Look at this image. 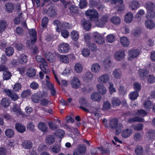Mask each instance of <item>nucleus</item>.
Wrapping results in <instances>:
<instances>
[{
	"mask_svg": "<svg viewBox=\"0 0 155 155\" xmlns=\"http://www.w3.org/2000/svg\"><path fill=\"white\" fill-rule=\"evenodd\" d=\"M132 126L134 130L138 131L142 130L143 127V124L140 123L136 125H133Z\"/></svg>",
	"mask_w": 155,
	"mask_h": 155,
	"instance_id": "nucleus-51",
	"label": "nucleus"
},
{
	"mask_svg": "<svg viewBox=\"0 0 155 155\" xmlns=\"http://www.w3.org/2000/svg\"><path fill=\"white\" fill-rule=\"evenodd\" d=\"M124 52L122 50L116 52L114 54L115 59L119 61L123 59L124 58Z\"/></svg>",
	"mask_w": 155,
	"mask_h": 155,
	"instance_id": "nucleus-11",
	"label": "nucleus"
},
{
	"mask_svg": "<svg viewBox=\"0 0 155 155\" xmlns=\"http://www.w3.org/2000/svg\"><path fill=\"white\" fill-rule=\"evenodd\" d=\"M43 96L42 94H35L32 96L31 99L35 103H37L41 100Z\"/></svg>",
	"mask_w": 155,
	"mask_h": 155,
	"instance_id": "nucleus-18",
	"label": "nucleus"
},
{
	"mask_svg": "<svg viewBox=\"0 0 155 155\" xmlns=\"http://www.w3.org/2000/svg\"><path fill=\"white\" fill-rule=\"evenodd\" d=\"M21 88V85L20 83H17L15 85L13 88V91L18 92Z\"/></svg>",
	"mask_w": 155,
	"mask_h": 155,
	"instance_id": "nucleus-63",
	"label": "nucleus"
},
{
	"mask_svg": "<svg viewBox=\"0 0 155 155\" xmlns=\"http://www.w3.org/2000/svg\"><path fill=\"white\" fill-rule=\"evenodd\" d=\"M70 11L72 13L77 14L78 13L79 10L77 7L74 5H72L69 7Z\"/></svg>",
	"mask_w": 155,
	"mask_h": 155,
	"instance_id": "nucleus-40",
	"label": "nucleus"
},
{
	"mask_svg": "<svg viewBox=\"0 0 155 155\" xmlns=\"http://www.w3.org/2000/svg\"><path fill=\"white\" fill-rule=\"evenodd\" d=\"M144 121V119L139 117H135L134 118H129L127 122L130 123H132L136 122H143Z\"/></svg>",
	"mask_w": 155,
	"mask_h": 155,
	"instance_id": "nucleus-22",
	"label": "nucleus"
},
{
	"mask_svg": "<svg viewBox=\"0 0 155 155\" xmlns=\"http://www.w3.org/2000/svg\"><path fill=\"white\" fill-rule=\"evenodd\" d=\"M139 73L140 75L144 79L146 76V75L148 74V71L145 69L140 70L139 71Z\"/></svg>",
	"mask_w": 155,
	"mask_h": 155,
	"instance_id": "nucleus-56",
	"label": "nucleus"
},
{
	"mask_svg": "<svg viewBox=\"0 0 155 155\" xmlns=\"http://www.w3.org/2000/svg\"><path fill=\"white\" fill-rule=\"evenodd\" d=\"M100 66L99 64L95 63L92 65L91 70L92 72L96 73L100 71Z\"/></svg>",
	"mask_w": 155,
	"mask_h": 155,
	"instance_id": "nucleus-29",
	"label": "nucleus"
},
{
	"mask_svg": "<svg viewBox=\"0 0 155 155\" xmlns=\"http://www.w3.org/2000/svg\"><path fill=\"white\" fill-rule=\"evenodd\" d=\"M5 9L8 12H12L14 8V5L12 3H7L5 4Z\"/></svg>",
	"mask_w": 155,
	"mask_h": 155,
	"instance_id": "nucleus-33",
	"label": "nucleus"
},
{
	"mask_svg": "<svg viewBox=\"0 0 155 155\" xmlns=\"http://www.w3.org/2000/svg\"><path fill=\"white\" fill-rule=\"evenodd\" d=\"M108 20V17L107 15H103L99 19L94 21L97 26L102 27L104 26Z\"/></svg>",
	"mask_w": 155,
	"mask_h": 155,
	"instance_id": "nucleus-4",
	"label": "nucleus"
},
{
	"mask_svg": "<svg viewBox=\"0 0 155 155\" xmlns=\"http://www.w3.org/2000/svg\"><path fill=\"white\" fill-rule=\"evenodd\" d=\"M38 127L39 130L43 132H47L48 131V127L47 125L45 123L40 122L38 125Z\"/></svg>",
	"mask_w": 155,
	"mask_h": 155,
	"instance_id": "nucleus-21",
	"label": "nucleus"
},
{
	"mask_svg": "<svg viewBox=\"0 0 155 155\" xmlns=\"http://www.w3.org/2000/svg\"><path fill=\"white\" fill-rule=\"evenodd\" d=\"M115 37L114 35L110 34L107 35L106 38V41L108 42L112 43L115 40Z\"/></svg>",
	"mask_w": 155,
	"mask_h": 155,
	"instance_id": "nucleus-61",
	"label": "nucleus"
},
{
	"mask_svg": "<svg viewBox=\"0 0 155 155\" xmlns=\"http://www.w3.org/2000/svg\"><path fill=\"white\" fill-rule=\"evenodd\" d=\"M133 18V15L132 13L129 12L126 15L125 17V21L127 23H130L132 21Z\"/></svg>",
	"mask_w": 155,
	"mask_h": 155,
	"instance_id": "nucleus-30",
	"label": "nucleus"
},
{
	"mask_svg": "<svg viewBox=\"0 0 155 155\" xmlns=\"http://www.w3.org/2000/svg\"><path fill=\"white\" fill-rule=\"evenodd\" d=\"M97 90L102 95H104L106 93L107 89L103 84H100L97 85Z\"/></svg>",
	"mask_w": 155,
	"mask_h": 155,
	"instance_id": "nucleus-20",
	"label": "nucleus"
},
{
	"mask_svg": "<svg viewBox=\"0 0 155 155\" xmlns=\"http://www.w3.org/2000/svg\"><path fill=\"white\" fill-rule=\"evenodd\" d=\"M72 87L74 89H77L81 85V83L79 79L76 77H74L71 82Z\"/></svg>",
	"mask_w": 155,
	"mask_h": 155,
	"instance_id": "nucleus-8",
	"label": "nucleus"
},
{
	"mask_svg": "<svg viewBox=\"0 0 155 155\" xmlns=\"http://www.w3.org/2000/svg\"><path fill=\"white\" fill-rule=\"evenodd\" d=\"M27 61V56L24 54L20 55L18 58V62L21 64H26Z\"/></svg>",
	"mask_w": 155,
	"mask_h": 155,
	"instance_id": "nucleus-17",
	"label": "nucleus"
},
{
	"mask_svg": "<svg viewBox=\"0 0 155 155\" xmlns=\"http://www.w3.org/2000/svg\"><path fill=\"white\" fill-rule=\"evenodd\" d=\"M139 2L136 0H132L130 2L129 4V8L132 10L137 9L139 6Z\"/></svg>",
	"mask_w": 155,
	"mask_h": 155,
	"instance_id": "nucleus-14",
	"label": "nucleus"
},
{
	"mask_svg": "<svg viewBox=\"0 0 155 155\" xmlns=\"http://www.w3.org/2000/svg\"><path fill=\"white\" fill-rule=\"evenodd\" d=\"M110 21L114 25H119L120 23V19L118 17L114 16L111 18Z\"/></svg>",
	"mask_w": 155,
	"mask_h": 155,
	"instance_id": "nucleus-35",
	"label": "nucleus"
},
{
	"mask_svg": "<svg viewBox=\"0 0 155 155\" xmlns=\"http://www.w3.org/2000/svg\"><path fill=\"white\" fill-rule=\"evenodd\" d=\"M128 54L129 57L128 59L131 61L137 58L140 54V52L138 49H133L130 50Z\"/></svg>",
	"mask_w": 155,
	"mask_h": 155,
	"instance_id": "nucleus-5",
	"label": "nucleus"
},
{
	"mask_svg": "<svg viewBox=\"0 0 155 155\" xmlns=\"http://www.w3.org/2000/svg\"><path fill=\"white\" fill-rule=\"evenodd\" d=\"M15 127L16 130L21 133H23L25 131V127L20 123H16Z\"/></svg>",
	"mask_w": 155,
	"mask_h": 155,
	"instance_id": "nucleus-19",
	"label": "nucleus"
},
{
	"mask_svg": "<svg viewBox=\"0 0 155 155\" xmlns=\"http://www.w3.org/2000/svg\"><path fill=\"white\" fill-rule=\"evenodd\" d=\"M147 81L148 83L153 84L155 82V78L153 75H149L147 76Z\"/></svg>",
	"mask_w": 155,
	"mask_h": 155,
	"instance_id": "nucleus-59",
	"label": "nucleus"
},
{
	"mask_svg": "<svg viewBox=\"0 0 155 155\" xmlns=\"http://www.w3.org/2000/svg\"><path fill=\"white\" fill-rule=\"evenodd\" d=\"M31 93L28 89L23 91L21 94L22 97L24 98L27 97L31 95Z\"/></svg>",
	"mask_w": 155,
	"mask_h": 155,
	"instance_id": "nucleus-53",
	"label": "nucleus"
},
{
	"mask_svg": "<svg viewBox=\"0 0 155 155\" xmlns=\"http://www.w3.org/2000/svg\"><path fill=\"white\" fill-rule=\"evenodd\" d=\"M53 24H54V25L56 26V31L58 32H59V29H60L62 28V23L59 21L58 20H56L53 21Z\"/></svg>",
	"mask_w": 155,
	"mask_h": 155,
	"instance_id": "nucleus-45",
	"label": "nucleus"
},
{
	"mask_svg": "<svg viewBox=\"0 0 155 155\" xmlns=\"http://www.w3.org/2000/svg\"><path fill=\"white\" fill-rule=\"evenodd\" d=\"M47 13L50 16L53 17L56 14V12L52 7H50L47 11Z\"/></svg>",
	"mask_w": 155,
	"mask_h": 155,
	"instance_id": "nucleus-38",
	"label": "nucleus"
},
{
	"mask_svg": "<svg viewBox=\"0 0 155 155\" xmlns=\"http://www.w3.org/2000/svg\"><path fill=\"white\" fill-rule=\"evenodd\" d=\"M6 136L8 138H12L13 137L15 134V132L12 129H8L5 131Z\"/></svg>",
	"mask_w": 155,
	"mask_h": 155,
	"instance_id": "nucleus-31",
	"label": "nucleus"
},
{
	"mask_svg": "<svg viewBox=\"0 0 155 155\" xmlns=\"http://www.w3.org/2000/svg\"><path fill=\"white\" fill-rule=\"evenodd\" d=\"M85 15L89 17V20L91 21H95L98 19V13L94 9H89L86 11Z\"/></svg>",
	"mask_w": 155,
	"mask_h": 155,
	"instance_id": "nucleus-3",
	"label": "nucleus"
},
{
	"mask_svg": "<svg viewBox=\"0 0 155 155\" xmlns=\"http://www.w3.org/2000/svg\"><path fill=\"white\" fill-rule=\"evenodd\" d=\"M82 54L85 57H87L90 54L89 50L87 48H84L82 50Z\"/></svg>",
	"mask_w": 155,
	"mask_h": 155,
	"instance_id": "nucleus-60",
	"label": "nucleus"
},
{
	"mask_svg": "<svg viewBox=\"0 0 155 155\" xmlns=\"http://www.w3.org/2000/svg\"><path fill=\"white\" fill-rule=\"evenodd\" d=\"M93 35L94 40L97 43L101 45L105 42L104 38L99 33L95 32L94 33Z\"/></svg>",
	"mask_w": 155,
	"mask_h": 155,
	"instance_id": "nucleus-7",
	"label": "nucleus"
},
{
	"mask_svg": "<svg viewBox=\"0 0 155 155\" xmlns=\"http://www.w3.org/2000/svg\"><path fill=\"white\" fill-rule=\"evenodd\" d=\"M55 141V138L54 136L52 135H48L46 138V142L49 145L52 144Z\"/></svg>",
	"mask_w": 155,
	"mask_h": 155,
	"instance_id": "nucleus-28",
	"label": "nucleus"
},
{
	"mask_svg": "<svg viewBox=\"0 0 155 155\" xmlns=\"http://www.w3.org/2000/svg\"><path fill=\"white\" fill-rule=\"evenodd\" d=\"M118 122L117 119L113 118L109 121L108 124L110 128L112 129H116L115 134L117 135H119L123 128L122 125L118 124Z\"/></svg>",
	"mask_w": 155,
	"mask_h": 155,
	"instance_id": "nucleus-1",
	"label": "nucleus"
},
{
	"mask_svg": "<svg viewBox=\"0 0 155 155\" xmlns=\"http://www.w3.org/2000/svg\"><path fill=\"white\" fill-rule=\"evenodd\" d=\"M122 75V72L119 69H116L113 72V75L115 78H120Z\"/></svg>",
	"mask_w": 155,
	"mask_h": 155,
	"instance_id": "nucleus-26",
	"label": "nucleus"
},
{
	"mask_svg": "<svg viewBox=\"0 0 155 155\" xmlns=\"http://www.w3.org/2000/svg\"><path fill=\"white\" fill-rule=\"evenodd\" d=\"M146 137L149 140H151L155 138V131L153 130H149L147 132Z\"/></svg>",
	"mask_w": 155,
	"mask_h": 155,
	"instance_id": "nucleus-16",
	"label": "nucleus"
},
{
	"mask_svg": "<svg viewBox=\"0 0 155 155\" xmlns=\"http://www.w3.org/2000/svg\"><path fill=\"white\" fill-rule=\"evenodd\" d=\"M61 35L64 38H67L69 36V33L66 30L62 29L61 31Z\"/></svg>",
	"mask_w": 155,
	"mask_h": 155,
	"instance_id": "nucleus-62",
	"label": "nucleus"
},
{
	"mask_svg": "<svg viewBox=\"0 0 155 155\" xmlns=\"http://www.w3.org/2000/svg\"><path fill=\"white\" fill-rule=\"evenodd\" d=\"M71 38L75 41H77L79 38V35L78 33L75 31H74L71 33Z\"/></svg>",
	"mask_w": 155,
	"mask_h": 155,
	"instance_id": "nucleus-43",
	"label": "nucleus"
},
{
	"mask_svg": "<svg viewBox=\"0 0 155 155\" xmlns=\"http://www.w3.org/2000/svg\"><path fill=\"white\" fill-rule=\"evenodd\" d=\"M110 108V104L109 102L106 101L104 102L102 109L103 110H109Z\"/></svg>",
	"mask_w": 155,
	"mask_h": 155,
	"instance_id": "nucleus-58",
	"label": "nucleus"
},
{
	"mask_svg": "<svg viewBox=\"0 0 155 155\" xmlns=\"http://www.w3.org/2000/svg\"><path fill=\"white\" fill-rule=\"evenodd\" d=\"M91 98L94 101L99 102L101 99V96L98 92H95L91 94Z\"/></svg>",
	"mask_w": 155,
	"mask_h": 155,
	"instance_id": "nucleus-15",
	"label": "nucleus"
},
{
	"mask_svg": "<svg viewBox=\"0 0 155 155\" xmlns=\"http://www.w3.org/2000/svg\"><path fill=\"white\" fill-rule=\"evenodd\" d=\"M14 52V50L12 47H9L6 48L5 53L8 56H12Z\"/></svg>",
	"mask_w": 155,
	"mask_h": 155,
	"instance_id": "nucleus-47",
	"label": "nucleus"
},
{
	"mask_svg": "<svg viewBox=\"0 0 155 155\" xmlns=\"http://www.w3.org/2000/svg\"><path fill=\"white\" fill-rule=\"evenodd\" d=\"M81 24L82 25L84 29L86 31L89 30L91 27V24L89 21L86 19L81 20Z\"/></svg>",
	"mask_w": 155,
	"mask_h": 155,
	"instance_id": "nucleus-12",
	"label": "nucleus"
},
{
	"mask_svg": "<svg viewBox=\"0 0 155 155\" xmlns=\"http://www.w3.org/2000/svg\"><path fill=\"white\" fill-rule=\"evenodd\" d=\"M35 70L33 68L29 69L27 72V74L28 76L30 77H33L35 75Z\"/></svg>",
	"mask_w": 155,
	"mask_h": 155,
	"instance_id": "nucleus-48",
	"label": "nucleus"
},
{
	"mask_svg": "<svg viewBox=\"0 0 155 155\" xmlns=\"http://www.w3.org/2000/svg\"><path fill=\"white\" fill-rule=\"evenodd\" d=\"M7 25V22L5 21L0 20V33L5 30Z\"/></svg>",
	"mask_w": 155,
	"mask_h": 155,
	"instance_id": "nucleus-41",
	"label": "nucleus"
},
{
	"mask_svg": "<svg viewBox=\"0 0 155 155\" xmlns=\"http://www.w3.org/2000/svg\"><path fill=\"white\" fill-rule=\"evenodd\" d=\"M137 115L144 117L147 115V113L146 111L140 109L138 110L136 113Z\"/></svg>",
	"mask_w": 155,
	"mask_h": 155,
	"instance_id": "nucleus-57",
	"label": "nucleus"
},
{
	"mask_svg": "<svg viewBox=\"0 0 155 155\" xmlns=\"http://www.w3.org/2000/svg\"><path fill=\"white\" fill-rule=\"evenodd\" d=\"M70 49V47L68 44L67 43H62L59 45L58 49L59 52L62 53L68 52Z\"/></svg>",
	"mask_w": 155,
	"mask_h": 155,
	"instance_id": "nucleus-6",
	"label": "nucleus"
},
{
	"mask_svg": "<svg viewBox=\"0 0 155 155\" xmlns=\"http://www.w3.org/2000/svg\"><path fill=\"white\" fill-rule=\"evenodd\" d=\"M132 130L129 129L124 130L122 132V136L123 137L127 138L129 137L132 134Z\"/></svg>",
	"mask_w": 155,
	"mask_h": 155,
	"instance_id": "nucleus-24",
	"label": "nucleus"
},
{
	"mask_svg": "<svg viewBox=\"0 0 155 155\" xmlns=\"http://www.w3.org/2000/svg\"><path fill=\"white\" fill-rule=\"evenodd\" d=\"M33 143L30 140H25L22 143L21 145L25 149H30L32 147Z\"/></svg>",
	"mask_w": 155,
	"mask_h": 155,
	"instance_id": "nucleus-13",
	"label": "nucleus"
},
{
	"mask_svg": "<svg viewBox=\"0 0 155 155\" xmlns=\"http://www.w3.org/2000/svg\"><path fill=\"white\" fill-rule=\"evenodd\" d=\"M87 44L89 49L91 51H94L97 50V47L94 44L91 42L90 41H88L87 42Z\"/></svg>",
	"mask_w": 155,
	"mask_h": 155,
	"instance_id": "nucleus-39",
	"label": "nucleus"
},
{
	"mask_svg": "<svg viewBox=\"0 0 155 155\" xmlns=\"http://www.w3.org/2000/svg\"><path fill=\"white\" fill-rule=\"evenodd\" d=\"M112 103L113 106H116L119 105L121 104V101L118 99L114 97L112 99Z\"/></svg>",
	"mask_w": 155,
	"mask_h": 155,
	"instance_id": "nucleus-52",
	"label": "nucleus"
},
{
	"mask_svg": "<svg viewBox=\"0 0 155 155\" xmlns=\"http://www.w3.org/2000/svg\"><path fill=\"white\" fill-rule=\"evenodd\" d=\"M129 98L132 100L136 99L138 96V93L137 91H134L130 93L129 95Z\"/></svg>",
	"mask_w": 155,
	"mask_h": 155,
	"instance_id": "nucleus-49",
	"label": "nucleus"
},
{
	"mask_svg": "<svg viewBox=\"0 0 155 155\" xmlns=\"http://www.w3.org/2000/svg\"><path fill=\"white\" fill-rule=\"evenodd\" d=\"M109 76L107 74H105L101 75L98 78V80L103 83H106L109 80Z\"/></svg>",
	"mask_w": 155,
	"mask_h": 155,
	"instance_id": "nucleus-23",
	"label": "nucleus"
},
{
	"mask_svg": "<svg viewBox=\"0 0 155 155\" xmlns=\"http://www.w3.org/2000/svg\"><path fill=\"white\" fill-rule=\"evenodd\" d=\"M143 152V149L141 146H138L135 148V153L136 155H141Z\"/></svg>",
	"mask_w": 155,
	"mask_h": 155,
	"instance_id": "nucleus-50",
	"label": "nucleus"
},
{
	"mask_svg": "<svg viewBox=\"0 0 155 155\" xmlns=\"http://www.w3.org/2000/svg\"><path fill=\"white\" fill-rule=\"evenodd\" d=\"M72 57H73L72 55H69L67 56L59 54L58 55V58L60 59V61L65 63H68L69 62V58H71Z\"/></svg>",
	"mask_w": 155,
	"mask_h": 155,
	"instance_id": "nucleus-9",
	"label": "nucleus"
},
{
	"mask_svg": "<svg viewBox=\"0 0 155 155\" xmlns=\"http://www.w3.org/2000/svg\"><path fill=\"white\" fill-rule=\"evenodd\" d=\"M86 148V147L84 145L80 144L78 146L77 149L78 150L81 154H83L85 153Z\"/></svg>",
	"mask_w": 155,
	"mask_h": 155,
	"instance_id": "nucleus-46",
	"label": "nucleus"
},
{
	"mask_svg": "<svg viewBox=\"0 0 155 155\" xmlns=\"http://www.w3.org/2000/svg\"><path fill=\"white\" fill-rule=\"evenodd\" d=\"M84 78L87 81H89L93 79V77L90 72H87Z\"/></svg>",
	"mask_w": 155,
	"mask_h": 155,
	"instance_id": "nucleus-54",
	"label": "nucleus"
},
{
	"mask_svg": "<svg viewBox=\"0 0 155 155\" xmlns=\"http://www.w3.org/2000/svg\"><path fill=\"white\" fill-rule=\"evenodd\" d=\"M29 33L30 39H32V41H36L37 34L35 30L34 29L31 30L29 31Z\"/></svg>",
	"mask_w": 155,
	"mask_h": 155,
	"instance_id": "nucleus-32",
	"label": "nucleus"
},
{
	"mask_svg": "<svg viewBox=\"0 0 155 155\" xmlns=\"http://www.w3.org/2000/svg\"><path fill=\"white\" fill-rule=\"evenodd\" d=\"M12 110L13 112L15 113L17 115H21L22 114L21 112L20 107L16 104H14L12 108Z\"/></svg>",
	"mask_w": 155,
	"mask_h": 155,
	"instance_id": "nucleus-27",
	"label": "nucleus"
},
{
	"mask_svg": "<svg viewBox=\"0 0 155 155\" xmlns=\"http://www.w3.org/2000/svg\"><path fill=\"white\" fill-rule=\"evenodd\" d=\"M74 69L76 72L81 73L82 71V67L81 64L79 63H76L74 66Z\"/></svg>",
	"mask_w": 155,
	"mask_h": 155,
	"instance_id": "nucleus-55",
	"label": "nucleus"
},
{
	"mask_svg": "<svg viewBox=\"0 0 155 155\" xmlns=\"http://www.w3.org/2000/svg\"><path fill=\"white\" fill-rule=\"evenodd\" d=\"M54 134L57 136L61 138L63 137L64 135L65 134V132L63 130L59 129L56 130V131L55 132Z\"/></svg>",
	"mask_w": 155,
	"mask_h": 155,
	"instance_id": "nucleus-42",
	"label": "nucleus"
},
{
	"mask_svg": "<svg viewBox=\"0 0 155 155\" xmlns=\"http://www.w3.org/2000/svg\"><path fill=\"white\" fill-rule=\"evenodd\" d=\"M36 60L38 62H40L45 66H47V63L45 59L39 55H37L36 57Z\"/></svg>",
	"mask_w": 155,
	"mask_h": 155,
	"instance_id": "nucleus-36",
	"label": "nucleus"
},
{
	"mask_svg": "<svg viewBox=\"0 0 155 155\" xmlns=\"http://www.w3.org/2000/svg\"><path fill=\"white\" fill-rule=\"evenodd\" d=\"M145 25L146 27L150 29H153L155 26L154 21L149 19H147L145 21Z\"/></svg>",
	"mask_w": 155,
	"mask_h": 155,
	"instance_id": "nucleus-10",
	"label": "nucleus"
},
{
	"mask_svg": "<svg viewBox=\"0 0 155 155\" xmlns=\"http://www.w3.org/2000/svg\"><path fill=\"white\" fill-rule=\"evenodd\" d=\"M45 58L50 62H52L54 61L53 56L50 52H47L45 54Z\"/></svg>",
	"mask_w": 155,
	"mask_h": 155,
	"instance_id": "nucleus-44",
	"label": "nucleus"
},
{
	"mask_svg": "<svg viewBox=\"0 0 155 155\" xmlns=\"http://www.w3.org/2000/svg\"><path fill=\"white\" fill-rule=\"evenodd\" d=\"M1 105L5 107L8 106L10 104V101L8 98H3L1 102Z\"/></svg>",
	"mask_w": 155,
	"mask_h": 155,
	"instance_id": "nucleus-37",
	"label": "nucleus"
},
{
	"mask_svg": "<svg viewBox=\"0 0 155 155\" xmlns=\"http://www.w3.org/2000/svg\"><path fill=\"white\" fill-rule=\"evenodd\" d=\"M145 7L147 10V17L148 18H153L155 16L154 4L150 1H148L145 4Z\"/></svg>",
	"mask_w": 155,
	"mask_h": 155,
	"instance_id": "nucleus-2",
	"label": "nucleus"
},
{
	"mask_svg": "<svg viewBox=\"0 0 155 155\" xmlns=\"http://www.w3.org/2000/svg\"><path fill=\"white\" fill-rule=\"evenodd\" d=\"M116 8L118 12H121L123 11L125 8V6L123 3L117 4L116 6Z\"/></svg>",
	"mask_w": 155,
	"mask_h": 155,
	"instance_id": "nucleus-64",
	"label": "nucleus"
},
{
	"mask_svg": "<svg viewBox=\"0 0 155 155\" xmlns=\"http://www.w3.org/2000/svg\"><path fill=\"white\" fill-rule=\"evenodd\" d=\"M120 41L122 45L124 47H128L129 45V41L125 37H123L120 38Z\"/></svg>",
	"mask_w": 155,
	"mask_h": 155,
	"instance_id": "nucleus-25",
	"label": "nucleus"
},
{
	"mask_svg": "<svg viewBox=\"0 0 155 155\" xmlns=\"http://www.w3.org/2000/svg\"><path fill=\"white\" fill-rule=\"evenodd\" d=\"M3 80H7L10 78L12 76V74L8 71V69L3 72Z\"/></svg>",
	"mask_w": 155,
	"mask_h": 155,
	"instance_id": "nucleus-34",
	"label": "nucleus"
}]
</instances>
